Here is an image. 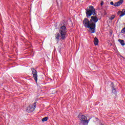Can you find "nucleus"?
<instances>
[{"instance_id": "20e7f679", "label": "nucleus", "mask_w": 125, "mask_h": 125, "mask_svg": "<svg viewBox=\"0 0 125 125\" xmlns=\"http://www.w3.org/2000/svg\"><path fill=\"white\" fill-rule=\"evenodd\" d=\"M79 118H80L81 123L83 124V125H88L90 120V118L87 120V118L84 115H82L81 116L79 115Z\"/></svg>"}, {"instance_id": "423d86ee", "label": "nucleus", "mask_w": 125, "mask_h": 125, "mask_svg": "<svg viewBox=\"0 0 125 125\" xmlns=\"http://www.w3.org/2000/svg\"><path fill=\"white\" fill-rule=\"evenodd\" d=\"M32 73L33 75V78L37 83L38 82V72H37V70L35 68H32Z\"/></svg>"}, {"instance_id": "ddd939ff", "label": "nucleus", "mask_w": 125, "mask_h": 125, "mask_svg": "<svg viewBox=\"0 0 125 125\" xmlns=\"http://www.w3.org/2000/svg\"><path fill=\"white\" fill-rule=\"evenodd\" d=\"M48 118L47 117H44L42 119V122H46L47 121Z\"/></svg>"}, {"instance_id": "dca6fc26", "label": "nucleus", "mask_w": 125, "mask_h": 125, "mask_svg": "<svg viewBox=\"0 0 125 125\" xmlns=\"http://www.w3.org/2000/svg\"><path fill=\"white\" fill-rule=\"evenodd\" d=\"M103 4H104V2L103 1H101V6H102V5H103Z\"/></svg>"}, {"instance_id": "9b49d317", "label": "nucleus", "mask_w": 125, "mask_h": 125, "mask_svg": "<svg viewBox=\"0 0 125 125\" xmlns=\"http://www.w3.org/2000/svg\"><path fill=\"white\" fill-rule=\"evenodd\" d=\"M118 42H119L121 43V44H122V45H125V41H124V40H119Z\"/></svg>"}, {"instance_id": "7ed1b4c3", "label": "nucleus", "mask_w": 125, "mask_h": 125, "mask_svg": "<svg viewBox=\"0 0 125 125\" xmlns=\"http://www.w3.org/2000/svg\"><path fill=\"white\" fill-rule=\"evenodd\" d=\"M95 14V9L93 6H89V7L86 9V15L87 17H90L91 15Z\"/></svg>"}, {"instance_id": "6e6552de", "label": "nucleus", "mask_w": 125, "mask_h": 125, "mask_svg": "<svg viewBox=\"0 0 125 125\" xmlns=\"http://www.w3.org/2000/svg\"><path fill=\"white\" fill-rule=\"evenodd\" d=\"M123 2H124V0H120L119 1L114 3V6H115V7L120 6V5H121V4H123Z\"/></svg>"}, {"instance_id": "f3484780", "label": "nucleus", "mask_w": 125, "mask_h": 125, "mask_svg": "<svg viewBox=\"0 0 125 125\" xmlns=\"http://www.w3.org/2000/svg\"><path fill=\"white\" fill-rule=\"evenodd\" d=\"M115 91V89L113 88V92Z\"/></svg>"}, {"instance_id": "9d476101", "label": "nucleus", "mask_w": 125, "mask_h": 125, "mask_svg": "<svg viewBox=\"0 0 125 125\" xmlns=\"http://www.w3.org/2000/svg\"><path fill=\"white\" fill-rule=\"evenodd\" d=\"M121 14L120 15V17H123V16L125 15V10L123 9L122 10V12H119L118 13H121Z\"/></svg>"}, {"instance_id": "0eeeda50", "label": "nucleus", "mask_w": 125, "mask_h": 125, "mask_svg": "<svg viewBox=\"0 0 125 125\" xmlns=\"http://www.w3.org/2000/svg\"><path fill=\"white\" fill-rule=\"evenodd\" d=\"M90 21H91V23H94L95 24V23L98 21V18L96 17H91Z\"/></svg>"}, {"instance_id": "4468645a", "label": "nucleus", "mask_w": 125, "mask_h": 125, "mask_svg": "<svg viewBox=\"0 0 125 125\" xmlns=\"http://www.w3.org/2000/svg\"><path fill=\"white\" fill-rule=\"evenodd\" d=\"M113 19H115V16L113 15L110 17V20H113Z\"/></svg>"}, {"instance_id": "f257e3e1", "label": "nucleus", "mask_w": 125, "mask_h": 125, "mask_svg": "<svg viewBox=\"0 0 125 125\" xmlns=\"http://www.w3.org/2000/svg\"><path fill=\"white\" fill-rule=\"evenodd\" d=\"M83 25L85 28L89 29V32L93 33H95V23L91 22L90 21H89L88 19L85 18L83 21Z\"/></svg>"}, {"instance_id": "1a4fd4ad", "label": "nucleus", "mask_w": 125, "mask_h": 125, "mask_svg": "<svg viewBox=\"0 0 125 125\" xmlns=\"http://www.w3.org/2000/svg\"><path fill=\"white\" fill-rule=\"evenodd\" d=\"M98 42H99V41H98V39L95 37L94 39V43L95 45H98Z\"/></svg>"}, {"instance_id": "39448f33", "label": "nucleus", "mask_w": 125, "mask_h": 125, "mask_svg": "<svg viewBox=\"0 0 125 125\" xmlns=\"http://www.w3.org/2000/svg\"><path fill=\"white\" fill-rule=\"evenodd\" d=\"M36 103L33 104H30L27 107L26 111L28 113H31V112H34L35 109H36Z\"/></svg>"}, {"instance_id": "a211bd4d", "label": "nucleus", "mask_w": 125, "mask_h": 125, "mask_svg": "<svg viewBox=\"0 0 125 125\" xmlns=\"http://www.w3.org/2000/svg\"><path fill=\"white\" fill-rule=\"evenodd\" d=\"M0 125H1L0 124Z\"/></svg>"}, {"instance_id": "f03ea898", "label": "nucleus", "mask_w": 125, "mask_h": 125, "mask_svg": "<svg viewBox=\"0 0 125 125\" xmlns=\"http://www.w3.org/2000/svg\"><path fill=\"white\" fill-rule=\"evenodd\" d=\"M59 33L61 35V39L65 40L66 39V34H67V27L65 25L61 26L59 30Z\"/></svg>"}, {"instance_id": "f8f14e48", "label": "nucleus", "mask_w": 125, "mask_h": 125, "mask_svg": "<svg viewBox=\"0 0 125 125\" xmlns=\"http://www.w3.org/2000/svg\"><path fill=\"white\" fill-rule=\"evenodd\" d=\"M60 38V34L59 33H57L56 35V39L57 40L58 42H59V38Z\"/></svg>"}, {"instance_id": "2eb2a0df", "label": "nucleus", "mask_w": 125, "mask_h": 125, "mask_svg": "<svg viewBox=\"0 0 125 125\" xmlns=\"http://www.w3.org/2000/svg\"><path fill=\"white\" fill-rule=\"evenodd\" d=\"M110 4L111 5H114V6H115V3H114V2L113 1L110 2Z\"/></svg>"}]
</instances>
